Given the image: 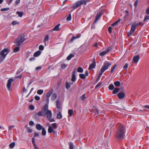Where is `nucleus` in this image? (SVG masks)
Wrapping results in <instances>:
<instances>
[{"label": "nucleus", "mask_w": 149, "mask_h": 149, "mask_svg": "<svg viewBox=\"0 0 149 149\" xmlns=\"http://www.w3.org/2000/svg\"><path fill=\"white\" fill-rule=\"evenodd\" d=\"M29 109L32 110H33L34 109V107L33 105H31L29 107Z\"/></svg>", "instance_id": "58"}, {"label": "nucleus", "mask_w": 149, "mask_h": 149, "mask_svg": "<svg viewBox=\"0 0 149 149\" xmlns=\"http://www.w3.org/2000/svg\"><path fill=\"white\" fill-rule=\"evenodd\" d=\"M37 115L39 116H43L42 111H39Z\"/></svg>", "instance_id": "52"}, {"label": "nucleus", "mask_w": 149, "mask_h": 149, "mask_svg": "<svg viewBox=\"0 0 149 149\" xmlns=\"http://www.w3.org/2000/svg\"><path fill=\"white\" fill-rule=\"evenodd\" d=\"M134 32L132 31L131 30L130 32L127 33V35L128 36H130L132 35V33H134Z\"/></svg>", "instance_id": "54"}, {"label": "nucleus", "mask_w": 149, "mask_h": 149, "mask_svg": "<svg viewBox=\"0 0 149 149\" xmlns=\"http://www.w3.org/2000/svg\"><path fill=\"white\" fill-rule=\"evenodd\" d=\"M117 96L119 99H123L125 96V94L123 92H120L118 94Z\"/></svg>", "instance_id": "9"}, {"label": "nucleus", "mask_w": 149, "mask_h": 149, "mask_svg": "<svg viewBox=\"0 0 149 149\" xmlns=\"http://www.w3.org/2000/svg\"><path fill=\"white\" fill-rule=\"evenodd\" d=\"M49 36L48 35H46L45 37L44 38L43 42L45 43V45H46V42L47 41H48L49 40Z\"/></svg>", "instance_id": "20"}, {"label": "nucleus", "mask_w": 149, "mask_h": 149, "mask_svg": "<svg viewBox=\"0 0 149 149\" xmlns=\"http://www.w3.org/2000/svg\"><path fill=\"white\" fill-rule=\"evenodd\" d=\"M43 92V91L42 90H38L37 91V93L39 95L42 94Z\"/></svg>", "instance_id": "38"}, {"label": "nucleus", "mask_w": 149, "mask_h": 149, "mask_svg": "<svg viewBox=\"0 0 149 149\" xmlns=\"http://www.w3.org/2000/svg\"><path fill=\"white\" fill-rule=\"evenodd\" d=\"M112 28L111 26H109V27L108 30L110 33H112Z\"/></svg>", "instance_id": "56"}, {"label": "nucleus", "mask_w": 149, "mask_h": 149, "mask_svg": "<svg viewBox=\"0 0 149 149\" xmlns=\"http://www.w3.org/2000/svg\"><path fill=\"white\" fill-rule=\"evenodd\" d=\"M139 58V55L134 57L133 61L134 62L137 63L138 62Z\"/></svg>", "instance_id": "11"}, {"label": "nucleus", "mask_w": 149, "mask_h": 149, "mask_svg": "<svg viewBox=\"0 0 149 149\" xmlns=\"http://www.w3.org/2000/svg\"><path fill=\"white\" fill-rule=\"evenodd\" d=\"M68 113L70 116H71L73 114V111L72 109H69L68 110Z\"/></svg>", "instance_id": "27"}, {"label": "nucleus", "mask_w": 149, "mask_h": 149, "mask_svg": "<svg viewBox=\"0 0 149 149\" xmlns=\"http://www.w3.org/2000/svg\"><path fill=\"white\" fill-rule=\"evenodd\" d=\"M52 127H53L54 129H56L57 128V127L56 124V123H53L51 124Z\"/></svg>", "instance_id": "43"}, {"label": "nucleus", "mask_w": 149, "mask_h": 149, "mask_svg": "<svg viewBox=\"0 0 149 149\" xmlns=\"http://www.w3.org/2000/svg\"><path fill=\"white\" fill-rule=\"evenodd\" d=\"M112 47H109L107 49L106 51L107 53H108L109 52L111 51L112 49Z\"/></svg>", "instance_id": "41"}, {"label": "nucleus", "mask_w": 149, "mask_h": 149, "mask_svg": "<svg viewBox=\"0 0 149 149\" xmlns=\"http://www.w3.org/2000/svg\"><path fill=\"white\" fill-rule=\"evenodd\" d=\"M20 48L18 46L16 47L13 49V52L16 53L18 52L19 51Z\"/></svg>", "instance_id": "26"}, {"label": "nucleus", "mask_w": 149, "mask_h": 149, "mask_svg": "<svg viewBox=\"0 0 149 149\" xmlns=\"http://www.w3.org/2000/svg\"><path fill=\"white\" fill-rule=\"evenodd\" d=\"M136 24L134 23L132 24L131 26V30L132 31L134 32L136 28Z\"/></svg>", "instance_id": "14"}, {"label": "nucleus", "mask_w": 149, "mask_h": 149, "mask_svg": "<svg viewBox=\"0 0 149 149\" xmlns=\"http://www.w3.org/2000/svg\"><path fill=\"white\" fill-rule=\"evenodd\" d=\"M48 131L49 133H51L52 132H53L54 134L56 133V132L54 130L52 127L51 126H49Z\"/></svg>", "instance_id": "12"}, {"label": "nucleus", "mask_w": 149, "mask_h": 149, "mask_svg": "<svg viewBox=\"0 0 149 149\" xmlns=\"http://www.w3.org/2000/svg\"><path fill=\"white\" fill-rule=\"evenodd\" d=\"M106 54H107L106 52V51H104L103 52L100 53H99V55L101 56H104Z\"/></svg>", "instance_id": "42"}, {"label": "nucleus", "mask_w": 149, "mask_h": 149, "mask_svg": "<svg viewBox=\"0 0 149 149\" xmlns=\"http://www.w3.org/2000/svg\"><path fill=\"white\" fill-rule=\"evenodd\" d=\"M16 14L18 15L19 17H22L23 15V13L22 12L17 11L16 13Z\"/></svg>", "instance_id": "25"}, {"label": "nucleus", "mask_w": 149, "mask_h": 149, "mask_svg": "<svg viewBox=\"0 0 149 149\" xmlns=\"http://www.w3.org/2000/svg\"><path fill=\"white\" fill-rule=\"evenodd\" d=\"M60 26V24H58L57 25H56L55 27L53 29V30L54 31H58L60 30V29L59 28V26Z\"/></svg>", "instance_id": "21"}, {"label": "nucleus", "mask_w": 149, "mask_h": 149, "mask_svg": "<svg viewBox=\"0 0 149 149\" xmlns=\"http://www.w3.org/2000/svg\"><path fill=\"white\" fill-rule=\"evenodd\" d=\"M100 111L99 110H98L97 109H95V113L96 114H98L99 113V112Z\"/></svg>", "instance_id": "61"}, {"label": "nucleus", "mask_w": 149, "mask_h": 149, "mask_svg": "<svg viewBox=\"0 0 149 149\" xmlns=\"http://www.w3.org/2000/svg\"><path fill=\"white\" fill-rule=\"evenodd\" d=\"M67 64H65V63H63L61 65V68L63 69H64L67 67Z\"/></svg>", "instance_id": "33"}, {"label": "nucleus", "mask_w": 149, "mask_h": 149, "mask_svg": "<svg viewBox=\"0 0 149 149\" xmlns=\"http://www.w3.org/2000/svg\"><path fill=\"white\" fill-rule=\"evenodd\" d=\"M51 117H47V118L48 119V120H49L50 122H52L54 121V118H51Z\"/></svg>", "instance_id": "48"}, {"label": "nucleus", "mask_w": 149, "mask_h": 149, "mask_svg": "<svg viewBox=\"0 0 149 149\" xmlns=\"http://www.w3.org/2000/svg\"><path fill=\"white\" fill-rule=\"evenodd\" d=\"M111 65V63H109L107 62H104V65L102 66L101 69L102 70V72H104L110 67Z\"/></svg>", "instance_id": "6"}, {"label": "nucleus", "mask_w": 149, "mask_h": 149, "mask_svg": "<svg viewBox=\"0 0 149 149\" xmlns=\"http://www.w3.org/2000/svg\"><path fill=\"white\" fill-rule=\"evenodd\" d=\"M13 81V79L12 78L10 79L8 81V82L6 85V86L8 89L9 90H11L10 88V86L11 84Z\"/></svg>", "instance_id": "7"}, {"label": "nucleus", "mask_w": 149, "mask_h": 149, "mask_svg": "<svg viewBox=\"0 0 149 149\" xmlns=\"http://www.w3.org/2000/svg\"><path fill=\"white\" fill-rule=\"evenodd\" d=\"M143 24L141 22H139L138 24H136V26H143Z\"/></svg>", "instance_id": "51"}, {"label": "nucleus", "mask_w": 149, "mask_h": 149, "mask_svg": "<svg viewBox=\"0 0 149 149\" xmlns=\"http://www.w3.org/2000/svg\"><path fill=\"white\" fill-rule=\"evenodd\" d=\"M26 40L24 35H20L16 40L15 43L16 45L19 46H20L22 43Z\"/></svg>", "instance_id": "5"}, {"label": "nucleus", "mask_w": 149, "mask_h": 149, "mask_svg": "<svg viewBox=\"0 0 149 149\" xmlns=\"http://www.w3.org/2000/svg\"><path fill=\"white\" fill-rule=\"evenodd\" d=\"M102 84V83L101 82H99L95 86V88H97L98 87H99V86H100Z\"/></svg>", "instance_id": "60"}, {"label": "nucleus", "mask_w": 149, "mask_h": 149, "mask_svg": "<svg viewBox=\"0 0 149 149\" xmlns=\"http://www.w3.org/2000/svg\"><path fill=\"white\" fill-rule=\"evenodd\" d=\"M96 64L95 63H93L91 64L88 68V70H90L94 68H95Z\"/></svg>", "instance_id": "15"}, {"label": "nucleus", "mask_w": 149, "mask_h": 149, "mask_svg": "<svg viewBox=\"0 0 149 149\" xmlns=\"http://www.w3.org/2000/svg\"><path fill=\"white\" fill-rule=\"evenodd\" d=\"M79 77L81 78L82 79H85L86 77L85 75L84 74H79Z\"/></svg>", "instance_id": "35"}, {"label": "nucleus", "mask_w": 149, "mask_h": 149, "mask_svg": "<svg viewBox=\"0 0 149 149\" xmlns=\"http://www.w3.org/2000/svg\"><path fill=\"white\" fill-rule=\"evenodd\" d=\"M62 115L61 113V111H59V113L57 114V118L59 119H61L62 118Z\"/></svg>", "instance_id": "31"}, {"label": "nucleus", "mask_w": 149, "mask_h": 149, "mask_svg": "<svg viewBox=\"0 0 149 149\" xmlns=\"http://www.w3.org/2000/svg\"><path fill=\"white\" fill-rule=\"evenodd\" d=\"M57 97V95L55 93H54L52 94L51 97V99L52 100H54Z\"/></svg>", "instance_id": "30"}, {"label": "nucleus", "mask_w": 149, "mask_h": 149, "mask_svg": "<svg viewBox=\"0 0 149 149\" xmlns=\"http://www.w3.org/2000/svg\"><path fill=\"white\" fill-rule=\"evenodd\" d=\"M74 56V55L72 54H71L67 57V59L68 60H70L72 57H73Z\"/></svg>", "instance_id": "24"}, {"label": "nucleus", "mask_w": 149, "mask_h": 149, "mask_svg": "<svg viewBox=\"0 0 149 149\" xmlns=\"http://www.w3.org/2000/svg\"><path fill=\"white\" fill-rule=\"evenodd\" d=\"M56 106L57 108L58 109H61V102L59 100H57L56 101Z\"/></svg>", "instance_id": "13"}, {"label": "nucleus", "mask_w": 149, "mask_h": 149, "mask_svg": "<svg viewBox=\"0 0 149 149\" xmlns=\"http://www.w3.org/2000/svg\"><path fill=\"white\" fill-rule=\"evenodd\" d=\"M39 49L41 50H43L44 49V46L42 45H40L39 46Z\"/></svg>", "instance_id": "55"}, {"label": "nucleus", "mask_w": 149, "mask_h": 149, "mask_svg": "<svg viewBox=\"0 0 149 149\" xmlns=\"http://www.w3.org/2000/svg\"><path fill=\"white\" fill-rule=\"evenodd\" d=\"M114 86L113 84H110L109 86V90H112L114 89Z\"/></svg>", "instance_id": "32"}, {"label": "nucleus", "mask_w": 149, "mask_h": 149, "mask_svg": "<svg viewBox=\"0 0 149 149\" xmlns=\"http://www.w3.org/2000/svg\"><path fill=\"white\" fill-rule=\"evenodd\" d=\"M72 78L71 81L73 82H74L76 80V77L75 74H72Z\"/></svg>", "instance_id": "28"}, {"label": "nucleus", "mask_w": 149, "mask_h": 149, "mask_svg": "<svg viewBox=\"0 0 149 149\" xmlns=\"http://www.w3.org/2000/svg\"><path fill=\"white\" fill-rule=\"evenodd\" d=\"M70 149H73L74 146L73 143L72 142H70L69 143Z\"/></svg>", "instance_id": "46"}, {"label": "nucleus", "mask_w": 149, "mask_h": 149, "mask_svg": "<svg viewBox=\"0 0 149 149\" xmlns=\"http://www.w3.org/2000/svg\"><path fill=\"white\" fill-rule=\"evenodd\" d=\"M102 14L103 12L101 11H100L99 13H97L95 19L94 21V23L96 22L99 19Z\"/></svg>", "instance_id": "8"}, {"label": "nucleus", "mask_w": 149, "mask_h": 149, "mask_svg": "<svg viewBox=\"0 0 149 149\" xmlns=\"http://www.w3.org/2000/svg\"><path fill=\"white\" fill-rule=\"evenodd\" d=\"M120 90V89L119 88H114L113 90V94H115L118 92Z\"/></svg>", "instance_id": "22"}, {"label": "nucleus", "mask_w": 149, "mask_h": 149, "mask_svg": "<svg viewBox=\"0 0 149 149\" xmlns=\"http://www.w3.org/2000/svg\"><path fill=\"white\" fill-rule=\"evenodd\" d=\"M146 13L147 14H149V7L147 8L146 11Z\"/></svg>", "instance_id": "64"}, {"label": "nucleus", "mask_w": 149, "mask_h": 149, "mask_svg": "<svg viewBox=\"0 0 149 149\" xmlns=\"http://www.w3.org/2000/svg\"><path fill=\"white\" fill-rule=\"evenodd\" d=\"M53 91V89H52L49 91L47 93L46 97H47L49 98L51 95Z\"/></svg>", "instance_id": "19"}, {"label": "nucleus", "mask_w": 149, "mask_h": 149, "mask_svg": "<svg viewBox=\"0 0 149 149\" xmlns=\"http://www.w3.org/2000/svg\"><path fill=\"white\" fill-rule=\"evenodd\" d=\"M19 24V22H17L16 21H14L12 22V24L13 25H15L16 24Z\"/></svg>", "instance_id": "45"}, {"label": "nucleus", "mask_w": 149, "mask_h": 149, "mask_svg": "<svg viewBox=\"0 0 149 149\" xmlns=\"http://www.w3.org/2000/svg\"><path fill=\"white\" fill-rule=\"evenodd\" d=\"M117 66V64H115L114 65L113 67H112L111 68V73H113V71H114L115 68Z\"/></svg>", "instance_id": "34"}, {"label": "nucleus", "mask_w": 149, "mask_h": 149, "mask_svg": "<svg viewBox=\"0 0 149 149\" xmlns=\"http://www.w3.org/2000/svg\"><path fill=\"white\" fill-rule=\"evenodd\" d=\"M32 143H33L34 146L36 145V143H35V139H34V137L32 139Z\"/></svg>", "instance_id": "53"}, {"label": "nucleus", "mask_w": 149, "mask_h": 149, "mask_svg": "<svg viewBox=\"0 0 149 149\" xmlns=\"http://www.w3.org/2000/svg\"><path fill=\"white\" fill-rule=\"evenodd\" d=\"M88 0H81L74 3L72 6L74 9H76L83 4L86 5Z\"/></svg>", "instance_id": "3"}, {"label": "nucleus", "mask_w": 149, "mask_h": 149, "mask_svg": "<svg viewBox=\"0 0 149 149\" xmlns=\"http://www.w3.org/2000/svg\"><path fill=\"white\" fill-rule=\"evenodd\" d=\"M72 18V17L71 13H70L68 16L66 18V20L67 21H70Z\"/></svg>", "instance_id": "40"}, {"label": "nucleus", "mask_w": 149, "mask_h": 149, "mask_svg": "<svg viewBox=\"0 0 149 149\" xmlns=\"http://www.w3.org/2000/svg\"><path fill=\"white\" fill-rule=\"evenodd\" d=\"M149 20V15L146 16H145L144 18L143 19V21L145 22L147 20Z\"/></svg>", "instance_id": "39"}, {"label": "nucleus", "mask_w": 149, "mask_h": 149, "mask_svg": "<svg viewBox=\"0 0 149 149\" xmlns=\"http://www.w3.org/2000/svg\"><path fill=\"white\" fill-rule=\"evenodd\" d=\"M118 129L116 131V137L118 139H123L125 136V130L123 125L120 123L117 125Z\"/></svg>", "instance_id": "1"}, {"label": "nucleus", "mask_w": 149, "mask_h": 149, "mask_svg": "<svg viewBox=\"0 0 149 149\" xmlns=\"http://www.w3.org/2000/svg\"><path fill=\"white\" fill-rule=\"evenodd\" d=\"M9 51L10 50L7 48L4 49L1 51L0 54V63L3 61Z\"/></svg>", "instance_id": "4"}, {"label": "nucleus", "mask_w": 149, "mask_h": 149, "mask_svg": "<svg viewBox=\"0 0 149 149\" xmlns=\"http://www.w3.org/2000/svg\"><path fill=\"white\" fill-rule=\"evenodd\" d=\"M46 132L44 127L42 130V136H45L46 135Z\"/></svg>", "instance_id": "29"}, {"label": "nucleus", "mask_w": 149, "mask_h": 149, "mask_svg": "<svg viewBox=\"0 0 149 149\" xmlns=\"http://www.w3.org/2000/svg\"><path fill=\"white\" fill-rule=\"evenodd\" d=\"M42 112L44 116H46L47 117H52L51 111L48 110V106L47 104L45 105L42 109Z\"/></svg>", "instance_id": "2"}, {"label": "nucleus", "mask_w": 149, "mask_h": 149, "mask_svg": "<svg viewBox=\"0 0 149 149\" xmlns=\"http://www.w3.org/2000/svg\"><path fill=\"white\" fill-rule=\"evenodd\" d=\"M128 65L127 63H125L123 66V68L124 69H127L128 67Z\"/></svg>", "instance_id": "57"}, {"label": "nucleus", "mask_w": 149, "mask_h": 149, "mask_svg": "<svg viewBox=\"0 0 149 149\" xmlns=\"http://www.w3.org/2000/svg\"><path fill=\"white\" fill-rule=\"evenodd\" d=\"M73 84V83H68L66 82V88L67 89H69L71 85Z\"/></svg>", "instance_id": "16"}, {"label": "nucleus", "mask_w": 149, "mask_h": 149, "mask_svg": "<svg viewBox=\"0 0 149 149\" xmlns=\"http://www.w3.org/2000/svg\"><path fill=\"white\" fill-rule=\"evenodd\" d=\"M13 0H6L7 3L9 5L13 1Z\"/></svg>", "instance_id": "50"}, {"label": "nucleus", "mask_w": 149, "mask_h": 149, "mask_svg": "<svg viewBox=\"0 0 149 149\" xmlns=\"http://www.w3.org/2000/svg\"><path fill=\"white\" fill-rule=\"evenodd\" d=\"M81 35L80 34H79L77 36H73L72 37L70 40L69 42L70 43H72L73 41L75 40L77 38H79L81 37Z\"/></svg>", "instance_id": "10"}, {"label": "nucleus", "mask_w": 149, "mask_h": 149, "mask_svg": "<svg viewBox=\"0 0 149 149\" xmlns=\"http://www.w3.org/2000/svg\"><path fill=\"white\" fill-rule=\"evenodd\" d=\"M77 71L79 72H82L83 71V69L81 67H79L77 69Z\"/></svg>", "instance_id": "44"}, {"label": "nucleus", "mask_w": 149, "mask_h": 149, "mask_svg": "<svg viewBox=\"0 0 149 149\" xmlns=\"http://www.w3.org/2000/svg\"><path fill=\"white\" fill-rule=\"evenodd\" d=\"M85 97V94H83L81 97V99L82 100H83L86 98Z\"/></svg>", "instance_id": "49"}, {"label": "nucleus", "mask_w": 149, "mask_h": 149, "mask_svg": "<svg viewBox=\"0 0 149 149\" xmlns=\"http://www.w3.org/2000/svg\"><path fill=\"white\" fill-rule=\"evenodd\" d=\"M41 53V52L40 51L38 50L34 53L33 56L34 57L38 56L40 55Z\"/></svg>", "instance_id": "18"}, {"label": "nucleus", "mask_w": 149, "mask_h": 149, "mask_svg": "<svg viewBox=\"0 0 149 149\" xmlns=\"http://www.w3.org/2000/svg\"><path fill=\"white\" fill-rule=\"evenodd\" d=\"M114 85L116 87H118L120 85V82L119 81H116L114 83Z\"/></svg>", "instance_id": "23"}, {"label": "nucleus", "mask_w": 149, "mask_h": 149, "mask_svg": "<svg viewBox=\"0 0 149 149\" xmlns=\"http://www.w3.org/2000/svg\"><path fill=\"white\" fill-rule=\"evenodd\" d=\"M15 145V142H13L10 143L9 145V146L10 148H13Z\"/></svg>", "instance_id": "36"}, {"label": "nucleus", "mask_w": 149, "mask_h": 149, "mask_svg": "<svg viewBox=\"0 0 149 149\" xmlns=\"http://www.w3.org/2000/svg\"><path fill=\"white\" fill-rule=\"evenodd\" d=\"M39 136L37 132H35L34 133V137L38 136Z\"/></svg>", "instance_id": "63"}, {"label": "nucleus", "mask_w": 149, "mask_h": 149, "mask_svg": "<svg viewBox=\"0 0 149 149\" xmlns=\"http://www.w3.org/2000/svg\"><path fill=\"white\" fill-rule=\"evenodd\" d=\"M36 128L37 130H42L43 127L40 124H38L36 125Z\"/></svg>", "instance_id": "17"}, {"label": "nucleus", "mask_w": 149, "mask_h": 149, "mask_svg": "<svg viewBox=\"0 0 149 149\" xmlns=\"http://www.w3.org/2000/svg\"><path fill=\"white\" fill-rule=\"evenodd\" d=\"M34 122L32 121H31L29 123V125L30 126H32Z\"/></svg>", "instance_id": "62"}, {"label": "nucleus", "mask_w": 149, "mask_h": 149, "mask_svg": "<svg viewBox=\"0 0 149 149\" xmlns=\"http://www.w3.org/2000/svg\"><path fill=\"white\" fill-rule=\"evenodd\" d=\"M9 9H10V8H2L1 9V10L2 11H7V10H9Z\"/></svg>", "instance_id": "47"}, {"label": "nucleus", "mask_w": 149, "mask_h": 149, "mask_svg": "<svg viewBox=\"0 0 149 149\" xmlns=\"http://www.w3.org/2000/svg\"><path fill=\"white\" fill-rule=\"evenodd\" d=\"M23 69L22 68L20 67L17 70L16 72L17 74H19L23 70Z\"/></svg>", "instance_id": "37"}, {"label": "nucleus", "mask_w": 149, "mask_h": 149, "mask_svg": "<svg viewBox=\"0 0 149 149\" xmlns=\"http://www.w3.org/2000/svg\"><path fill=\"white\" fill-rule=\"evenodd\" d=\"M35 99L37 100H39L40 99V97L37 95H36L35 97Z\"/></svg>", "instance_id": "59"}]
</instances>
